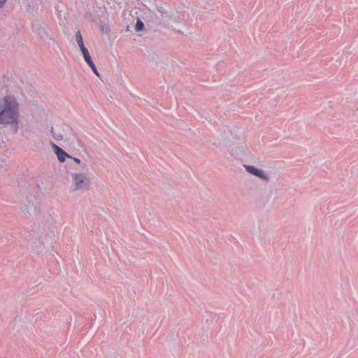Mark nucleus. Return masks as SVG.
Here are the masks:
<instances>
[{"instance_id": "nucleus-18", "label": "nucleus", "mask_w": 358, "mask_h": 358, "mask_svg": "<svg viewBox=\"0 0 358 358\" xmlns=\"http://www.w3.org/2000/svg\"><path fill=\"white\" fill-rule=\"evenodd\" d=\"M80 51L83 54V57L85 56H88L90 55V52L86 47H81Z\"/></svg>"}, {"instance_id": "nucleus-3", "label": "nucleus", "mask_w": 358, "mask_h": 358, "mask_svg": "<svg viewBox=\"0 0 358 358\" xmlns=\"http://www.w3.org/2000/svg\"><path fill=\"white\" fill-rule=\"evenodd\" d=\"M73 171L70 173L71 182L69 191L71 193L87 191L90 187V180L85 173L79 171V168L73 166Z\"/></svg>"}, {"instance_id": "nucleus-11", "label": "nucleus", "mask_w": 358, "mask_h": 358, "mask_svg": "<svg viewBox=\"0 0 358 358\" xmlns=\"http://www.w3.org/2000/svg\"><path fill=\"white\" fill-rule=\"evenodd\" d=\"M70 159H72L75 162V164H70V166H71V169L73 170V166L78 167V165L80 166V167H78L79 170L80 169H87L86 164L83 163V162L82 163L80 159H78L77 157H72V158H70Z\"/></svg>"}, {"instance_id": "nucleus-21", "label": "nucleus", "mask_w": 358, "mask_h": 358, "mask_svg": "<svg viewBox=\"0 0 358 358\" xmlns=\"http://www.w3.org/2000/svg\"><path fill=\"white\" fill-rule=\"evenodd\" d=\"M238 150H240V152H243L245 150V145L243 144H241L238 147Z\"/></svg>"}, {"instance_id": "nucleus-22", "label": "nucleus", "mask_w": 358, "mask_h": 358, "mask_svg": "<svg viewBox=\"0 0 358 358\" xmlns=\"http://www.w3.org/2000/svg\"><path fill=\"white\" fill-rule=\"evenodd\" d=\"M6 1L7 0H0V8H2Z\"/></svg>"}, {"instance_id": "nucleus-20", "label": "nucleus", "mask_w": 358, "mask_h": 358, "mask_svg": "<svg viewBox=\"0 0 358 358\" xmlns=\"http://www.w3.org/2000/svg\"><path fill=\"white\" fill-rule=\"evenodd\" d=\"M90 68L92 69V70L93 71V72L97 76H99V72L96 68V66L94 64H93L92 65L90 66Z\"/></svg>"}, {"instance_id": "nucleus-10", "label": "nucleus", "mask_w": 358, "mask_h": 358, "mask_svg": "<svg viewBox=\"0 0 358 358\" xmlns=\"http://www.w3.org/2000/svg\"><path fill=\"white\" fill-rule=\"evenodd\" d=\"M156 9L157 10L162 14V16L164 17H168V18H171L172 17V14L167 9H166L164 6H162V5H157L156 6Z\"/></svg>"}, {"instance_id": "nucleus-16", "label": "nucleus", "mask_w": 358, "mask_h": 358, "mask_svg": "<svg viewBox=\"0 0 358 358\" xmlns=\"http://www.w3.org/2000/svg\"><path fill=\"white\" fill-rule=\"evenodd\" d=\"M84 59L85 61L86 62V63L90 66L91 65H92L94 64L92 58H91V56L90 55H89L88 56H85L84 57Z\"/></svg>"}, {"instance_id": "nucleus-19", "label": "nucleus", "mask_w": 358, "mask_h": 358, "mask_svg": "<svg viewBox=\"0 0 358 358\" xmlns=\"http://www.w3.org/2000/svg\"><path fill=\"white\" fill-rule=\"evenodd\" d=\"M90 68L92 69V70L93 71V72L97 76H99V72L96 68V66L94 64H93L92 65L90 66Z\"/></svg>"}, {"instance_id": "nucleus-13", "label": "nucleus", "mask_w": 358, "mask_h": 358, "mask_svg": "<svg viewBox=\"0 0 358 358\" xmlns=\"http://www.w3.org/2000/svg\"><path fill=\"white\" fill-rule=\"evenodd\" d=\"M76 41L80 48V49L81 48V47H85V45H84V42H83V37H82V35H81V33L80 31H78L76 33Z\"/></svg>"}, {"instance_id": "nucleus-5", "label": "nucleus", "mask_w": 358, "mask_h": 358, "mask_svg": "<svg viewBox=\"0 0 358 358\" xmlns=\"http://www.w3.org/2000/svg\"><path fill=\"white\" fill-rule=\"evenodd\" d=\"M36 198L33 194L23 196L20 202V210L25 215H34L36 214Z\"/></svg>"}, {"instance_id": "nucleus-17", "label": "nucleus", "mask_w": 358, "mask_h": 358, "mask_svg": "<svg viewBox=\"0 0 358 358\" xmlns=\"http://www.w3.org/2000/svg\"><path fill=\"white\" fill-rule=\"evenodd\" d=\"M84 59L85 61L86 62V63L90 66L91 65H92L94 64L92 58H91V56L90 55H89L88 56H85L84 57Z\"/></svg>"}, {"instance_id": "nucleus-15", "label": "nucleus", "mask_w": 358, "mask_h": 358, "mask_svg": "<svg viewBox=\"0 0 358 358\" xmlns=\"http://www.w3.org/2000/svg\"><path fill=\"white\" fill-rule=\"evenodd\" d=\"M203 320L205 321L206 324H213L214 320V315L212 313H208L206 314V315H205Z\"/></svg>"}, {"instance_id": "nucleus-7", "label": "nucleus", "mask_w": 358, "mask_h": 358, "mask_svg": "<svg viewBox=\"0 0 358 358\" xmlns=\"http://www.w3.org/2000/svg\"><path fill=\"white\" fill-rule=\"evenodd\" d=\"M52 148L56 154L58 160L60 162H64L66 158H72V156L69 155L64 150H63L60 147L57 145L56 144L51 143Z\"/></svg>"}, {"instance_id": "nucleus-2", "label": "nucleus", "mask_w": 358, "mask_h": 358, "mask_svg": "<svg viewBox=\"0 0 358 358\" xmlns=\"http://www.w3.org/2000/svg\"><path fill=\"white\" fill-rule=\"evenodd\" d=\"M56 212L52 209L43 211L31 227V231L53 238L56 230Z\"/></svg>"}, {"instance_id": "nucleus-9", "label": "nucleus", "mask_w": 358, "mask_h": 358, "mask_svg": "<svg viewBox=\"0 0 358 358\" xmlns=\"http://www.w3.org/2000/svg\"><path fill=\"white\" fill-rule=\"evenodd\" d=\"M69 145L76 150L83 149L85 148L84 142L78 137H75L71 141Z\"/></svg>"}, {"instance_id": "nucleus-1", "label": "nucleus", "mask_w": 358, "mask_h": 358, "mask_svg": "<svg viewBox=\"0 0 358 358\" xmlns=\"http://www.w3.org/2000/svg\"><path fill=\"white\" fill-rule=\"evenodd\" d=\"M19 103L13 96H6L0 100V124L10 125L14 133L18 131Z\"/></svg>"}, {"instance_id": "nucleus-6", "label": "nucleus", "mask_w": 358, "mask_h": 358, "mask_svg": "<svg viewBox=\"0 0 358 358\" xmlns=\"http://www.w3.org/2000/svg\"><path fill=\"white\" fill-rule=\"evenodd\" d=\"M243 167L248 173L259 178L266 183L270 182L271 178L266 171L248 164H244Z\"/></svg>"}, {"instance_id": "nucleus-12", "label": "nucleus", "mask_w": 358, "mask_h": 358, "mask_svg": "<svg viewBox=\"0 0 358 358\" xmlns=\"http://www.w3.org/2000/svg\"><path fill=\"white\" fill-rule=\"evenodd\" d=\"M50 132H51V134L52 136V137L56 140V141H62L63 140L64 138V136H63V134L62 133V131L57 129H54L53 127L51 128V130H50Z\"/></svg>"}, {"instance_id": "nucleus-8", "label": "nucleus", "mask_w": 358, "mask_h": 358, "mask_svg": "<svg viewBox=\"0 0 358 358\" xmlns=\"http://www.w3.org/2000/svg\"><path fill=\"white\" fill-rule=\"evenodd\" d=\"M38 34L41 38L48 44L54 43L53 38L48 34V30L45 28L41 27L38 30Z\"/></svg>"}, {"instance_id": "nucleus-14", "label": "nucleus", "mask_w": 358, "mask_h": 358, "mask_svg": "<svg viewBox=\"0 0 358 358\" xmlns=\"http://www.w3.org/2000/svg\"><path fill=\"white\" fill-rule=\"evenodd\" d=\"M143 28H144L143 22L139 18H138L136 25H135V31H141L143 29Z\"/></svg>"}, {"instance_id": "nucleus-4", "label": "nucleus", "mask_w": 358, "mask_h": 358, "mask_svg": "<svg viewBox=\"0 0 358 358\" xmlns=\"http://www.w3.org/2000/svg\"><path fill=\"white\" fill-rule=\"evenodd\" d=\"M52 238L45 236L41 233L30 231L25 236V240L29 248L36 254H41L45 248V244Z\"/></svg>"}]
</instances>
